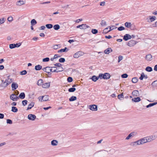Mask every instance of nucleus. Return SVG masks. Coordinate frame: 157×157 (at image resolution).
Segmentation results:
<instances>
[{"instance_id": "obj_10", "label": "nucleus", "mask_w": 157, "mask_h": 157, "mask_svg": "<svg viewBox=\"0 0 157 157\" xmlns=\"http://www.w3.org/2000/svg\"><path fill=\"white\" fill-rule=\"evenodd\" d=\"M12 90H16L18 87V85L14 82H13L11 85Z\"/></svg>"}, {"instance_id": "obj_36", "label": "nucleus", "mask_w": 157, "mask_h": 157, "mask_svg": "<svg viewBox=\"0 0 157 157\" xmlns=\"http://www.w3.org/2000/svg\"><path fill=\"white\" fill-rule=\"evenodd\" d=\"M77 99V97L75 96H72L69 98V101H73L76 100Z\"/></svg>"}, {"instance_id": "obj_54", "label": "nucleus", "mask_w": 157, "mask_h": 157, "mask_svg": "<svg viewBox=\"0 0 157 157\" xmlns=\"http://www.w3.org/2000/svg\"><path fill=\"white\" fill-rule=\"evenodd\" d=\"M146 137L147 139V142H150L152 141V140L150 136H147Z\"/></svg>"}, {"instance_id": "obj_16", "label": "nucleus", "mask_w": 157, "mask_h": 157, "mask_svg": "<svg viewBox=\"0 0 157 157\" xmlns=\"http://www.w3.org/2000/svg\"><path fill=\"white\" fill-rule=\"evenodd\" d=\"M71 44V45H69V47H70L71 48H73L78 44V42L76 40H75L74 42L72 43Z\"/></svg>"}, {"instance_id": "obj_20", "label": "nucleus", "mask_w": 157, "mask_h": 157, "mask_svg": "<svg viewBox=\"0 0 157 157\" xmlns=\"http://www.w3.org/2000/svg\"><path fill=\"white\" fill-rule=\"evenodd\" d=\"M34 102H31V103L28 105V107L26 109V110H28L31 109L34 106Z\"/></svg>"}, {"instance_id": "obj_35", "label": "nucleus", "mask_w": 157, "mask_h": 157, "mask_svg": "<svg viewBox=\"0 0 157 157\" xmlns=\"http://www.w3.org/2000/svg\"><path fill=\"white\" fill-rule=\"evenodd\" d=\"M151 85L153 87L157 86V80L152 82Z\"/></svg>"}, {"instance_id": "obj_11", "label": "nucleus", "mask_w": 157, "mask_h": 157, "mask_svg": "<svg viewBox=\"0 0 157 157\" xmlns=\"http://www.w3.org/2000/svg\"><path fill=\"white\" fill-rule=\"evenodd\" d=\"M130 145H131L132 146L134 147L136 146L137 145H140V143L139 142V141L138 140L132 142L130 143Z\"/></svg>"}, {"instance_id": "obj_22", "label": "nucleus", "mask_w": 157, "mask_h": 157, "mask_svg": "<svg viewBox=\"0 0 157 157\" xmlns=\"http://www.w3.org/2000/svg\"><path fill=\"white\" fill-rule=\"evenodd\" d=\"M134 132H132L131 133L125 138V140H129L131 137H133L135 136Z\"/></svg>"}, {"instance_id": "obj_45", "label": "nucleus", "mask_w": 157, "mask_h": 157, "mask_svg": "<svg viewBox=\"0 0 157 157\" xmlns=\"http://www.w3.org/2000/svg\"><path fill=\"white\" fill-rule=\"evenodd\" d=\"M15 44H10L9 45V48L10 49H13L15 48Z\"/></svg>"}, {"instance_id": "obj_39", "label": "nucleus", "mask_w": 157, "mask_h": 157, "mask_svg": "<svg viewBox=\"0 0 157 157\" xmlns=\"http://www.w3.org/2000/svg\"><path fill=\"white\" fill-rule=\"evenodd\" d=\"M132 81L133 83H136L138 81V79L136 77L133 78L132 79Z\"/></svg>"}, {"instance_id": "obj_59", "label": "nucleus", "mask_w": 157, "mask_h": 157, "mask_svg": "<svg viewBox=\"0 0 157 157\" xmlns=\"http://www.w3.org/2000/svg\"><path fill=\"white\" fill-rule=\"evenodd\" d=\"M5 21L4 18H2L0 19V25L3 23Z\"/></svg>"}, {"instance_id": "obj_15", "label": "nucleus", "mask_w": 157, "mask_h": 157, "mask_svg": "<svg viewBox=\"0 0 157 157\" xmlns=\"http://www.w3.org/2000/svg\"><path fill=\"white\" fill-rule=\"evenodd\" d=\"M113 51L112 49L111 48H109L104 50V52L105 54H108L110 52Z\"/></svg>"}, {"instance_id": "obj_46", "label": "nucleus", "mask_w": 157, "mask_h": 157, "mask_svg": "<svg viewBox=\"0 0 157 157\" xmlns=\"http://www.w3.org/2000/svg\"><path fill=\"white\" fill-rule=\"evenodd\" d=\"M125 25L126 27L128 28L131 26V23L130 22H126L125 23Z\"/></svg>"}, {"instance_id": "obj_43", "label": "nucleus", "mask_w": 157, "mask_h": 157, "mask_svg": "<svg viewBox=\"0 0 157 157\" xmlns=\"http://www.w3.org/2000/svg\"><path fill=\"white\" fill-rule=\"evenodd\" d=\"M109 27V26L108 27L104 29L103 32V33L106 34L108 32H109V31H108L109 30H108Z\"/></svg>"}, {"instance_id": "obj_51", "label": "nucleus", "mask_w": 157, "mask_h": 157, "mask_svg": "<svg viewBox=\"0 0 157 157\" xmlns=\"http://www.w3.org/2000/svg\"><path fill=\"white\" fill-rule=\"evenodd\" d=\"M22 105L24 106H25L27 104L28 101L26 100H24L22 101Z\"/></svg>"}, {"instance_id": "obj_42", "label": "nucleus", "mask_w": 157, "mask_h": 157, "mask_svg": "<svg viewBox=\"0 0 157 157\" xmlns=\"http://www.w3.org/2000/svg\"><path fill=\"white\" fill-rule=\"evenodd\" d=\"M150 136L152 141L155 139L157 138V136L155 135H152Z\"/></svg>"}, {"instance_id": "obj_61", "label": "nucleus", "mask_w": 157, "mask_h": 157, "mask_svg": "<svg viewBox=\"0 0 157 157\" xmlns=\"http://www.w3.org/2000/svg\"><path fill=\"white\" fill-rule=\"evenodd\" d=\"M118 98L119 99H120L121 98H123L124 95L123 94V93H122L121 94H120L118 95Z\"/></svg>"}, {"instance_id": "obj_32", "label": "nucleus", "mask_w": 157, "mask_h": 157, "mask_svg": "<svg viewBox=\"0 0 157 157\" xmlns=\"http://www.w3.org/2000/svg\"><path fill=\"white\" fill-rule=\"evenodd\" d=\"M145 70L148 72H151L152 71V68L151 67L148 66L146 68Z\"/></svg>"}, {"instance_id": "obj_44", "label": "nucleus", "mask_w": 157, "mask_h": 157, "mask_svg": "<svg viewBox=\"0 0 157 157\" xmlns=\"http://www.w3.org/2000/svg\"><path fill=\"white\" fill-rule=\"evenodd\" d=\"M149 17H150L149 19L150 20L151 22H152L153 21H154V20H155V18H156L155 17V16H153L152 17L150 16Z\"/></svg>"}, {"instance_id": "obj_8", "label": "nucleus", "mask_w": 157, "mask_h": 157, "mask_svg": "<svg viewBox=\"0 0 157 157\" xmlns=\"http://www.w3.org/2000/svg\"><path fill=\"white\" fill-rule=\"evenodd\" d=\"M136 41L134 40H131L129 41L127 45L130 47H132L134 46L136 44Z\"/></svg>"}, {"instance_id": "obj_63", "label": "nucleus", "mask_w": 157, "mask_h": 157, "mask_svg": "<svg viewBox=\"0 0 157 157\" xmlns=\"http://www.w3.org/2000/svg\"><path fill=\"white\" fill-rule=\"evenodd\" d=\"M54 65L56 67H61L62 66V64L61 63H57L55 64H54Z\"/></svg>"}, {"instance_id": "obj_50", "label": "nucleus", "mask_w": 157, "mask_h": 157, "mask_svg": "<svg viewBox=\"0 0 157 157\" xmlns=\"http://www.w3.org/2000/svg\"><path fill=\"white\" fill-rule=\"evenodd\" d=\"M27 73V72L26 70H24L20 72V74L21 75H25Z\"/></svg>"}, {"instance_id": "obj_2", "label": "nucleus", "mask_w": 157, "mask_h": 157, "mask_svg": "<svg viewBox=\"0 0 157 157\" xmlns=\"http://www.w3.org/2000/svg\"><path fill=\"white\" fill-rule=\"evenodd\" d=\"M10 99L13 101H16L19 99L18 96H17L14 94H11L10 96Z\"/></svg>"}, {"instance_id": "obj_26", "label": "nucleus", "mask_w": 157, "mask_h": 157, "mask_svg": "<svg viewBox=\"0 0 157 157\" xmlns=\"http://www.w3.org/2000/svg\"><path fill=\"white\" fill-rule=\"evenodd\" d=\"M42 68V66L40 65H36L35 67V69L36 71H39Z\"/></svg>"}, {"instance_id": "obj_4", "label": "nucleus", "mask_w": 157, "mask_h": 157, "mask_svg": "<svg viewBox=\"0 0 157 157\" xmlns=\"http://www.w3.org/2000/svg\"><path fill=\"white\" fill-rule=\"evenodd\" d=\"M89 27V26L86 25V24H82L77 26L76 28H80L81 29H86V28H88Z\"/></svg>"}, {"instance_id": "obj_55", "label": "nucleus", "mask_w": 157, "mask_h": 157, "mask_svg": "<svg viewBox=\"0 0 157 157\" xmlns=\"http://www.w3.org/2000/svg\"><path fill=\"white\" fill-rule=\"evenodd\" d=\"M76 90L75 88L74 87H72L69 88V92H74Z\"/></svg>"}, {"instance_id": "obj_9", "label": "nucleus", "mask_w": 157, "mask_h": 157, "mask_svg": "<svg viewBox=\"0 0 157 157\" xmlns=\"http://www.w3.org/2000/svg\"><path fill=\"white\" fill-rule=\"evenodd\" d=\"M131 38V36L128 34H125L123 37V39L125 41H127Z\"/></svg>"}, {"instance_id": "obj_34", "label": "nucleus", "mask_w": 157, "mask_h": 157, "mask_svg": "<svg viewBox=\"0 0 157 157\" xmlns=\"http://www.w3.org/2000/svg\"><path fill=\"white\" fill-rule=\"evenodd\" d=\"M31 25H35L36 24L37 22L35 19H33L31 20Z\"/></svg>"}, {"instance_id": "obj_49", "label": "nucleus", "mask_w": 157, "mask_h": 157, "mask_svg": "<svg viewBox=\"0 0 157 157\" xmlns=\"http://www.w3.org/2000/svg\"><path fill=\"white\" fill-rule=\"evenodd\" d=\"M65 61V59L63 58H60L59 60V62L61 63H64Z\"/></svg>"}, {"instance_id": "obj_58", "label": "nucleus", "mask_w": 157, "mask_h": 157, "mask_svg": "<svg viewBox=\"0 0 157 157\" xmlns=\"http://www.w3.org/2000/svg\"><path fill=\"white\" fill-rule=\"evenodd\" d=\"M125 29L122 26H120L118 27L117 29L118 30L121 31L124 30Z\"/></svg>"}, {"instance_id": "obj_17", "label": "nucleus", "mask_w": 157, "mask_h": 157, "mask_svg": "<svg viewBox=\"0 0 157 157\" xmlns=\"http://www.w3.org/2000/svg\"><path fill=\"white\" fill-rule=\"evenodd\" d=\"M63 68L62 67H59V68L58 69L57 68L56 69H54L53 72H56L57 73H58L59 72L62 71H63Z\"/></svg>"}, {"instance_id": "obj_60", "label": "nucleus", "mask_w": 157, "mask_h": 157, "mask_svg": "<svg viewBox=\"0 0 157 157\" xmlns=\"http://www.w3.org/2000/svg\"><path fill=\"white\" fill-rule=\"evenodd\" d=\"M98 78H103L104 79V74H100L98 76Z\"/></svg>"}, {"instance_id": "obj_41", "label": "nucleus", "mask_w": 157, "mask_h": 157, "mask_svg": "<svg viewBox=\"0 0 157 157\" xmlns=\"http://www.w3.org/2000/svg\"><path fill=\"white\" fill-rule=\"evenodd\" d=\"M92 33L94 34H96L98 33V30L95 29H92L91 30Z\"/></svg>"}, {"instance_id": "obj_1", "label": "nucleus", "mask_w": 157, "mask_h": 157, "mask_svg": "<svg viewBox=\"0 0 157 157\" xmlns=\"http://www.w3.org/2000/svg\"><path fill=\"white\" fill-rule=\"evenodd\" d=\"M84 54V53L82 52L78 51L74 55L73 57L75 58H78L83 55Z\"/></svg>"}, {"instance_id": "obj_47", "label": "nucleus", "mask_w": 157, "mask_h": 157, "mask_svg": "<svg viewBox=\"0 0 157 157\" xmlns=\"http://www.w3.org/2000/svg\"><path fill=\"white\" fill-rule=\"evenodd\" d=\"M59 47H60V45L59 44H57V45H54L52 47V48H53L55 50L57 49L58 48H59Z\"/></svg>"}, {"instance_id": "obj_62", "label": "nucleus", "mask_w": 157, "mask_h": 157, "mask_svg": "<svg viewBox=\"0 0 157 157\" xmlns=\"http://www.w3.org/2000/svg\"><path fill=\"white\" fill-rule=\"evenodd\" d=\"M8 21L9 22H11L13 20V18L12 16L9 17L8 19Z\"/></svg>"}, {"instance_id": "obj_56", "label": "nucleus", "mask_w": 157, "mask_h": 157, "mask_svg": "<svg viewBox=\"0 0 157 157\" xmlns=\"http://www.w3.org/2000/svg\"><path fill=\"white\" fill-rule=\"evenodd\" d=\"M6 122L7 124H11L13 123L12 121L10 119H7L6 120Z\"/></svg>"}, {"instance_id": "obj_28", "label": "nucleus", "mask_w": 157, "mask_h": 157, "mask_svg": "<svg viewBox=\"0 0 157 157\" xmlns=\"http://www.w3.org/2000/svg\"><path fill=\"white\" fill-rule=\"evenodd\" d=\"M91 79L94 82H96L97 80L98 79V77H97L95 75H93L91 77Z\"/></svg>"}, {"instance_id": "obj_53", "label": "nucleus", "mask_w": 157, "mask_h": 157, "mask_svg": "<svg viewBox=\"0 0 157 157\" xmlns=\"http://www.w3.org/2000/svg\"><path fill=\"white\" fill-rule=\"evenodd\" d=\"M128 76V75L127 74H124L121 75V77L122 78H126Z\"/></svg>"}, {"instance_id": "obj_30", "label": "nucleus", "mask_w": 157, "mask_h": 157, "mask_svg": "<svg viewBox=\"0 0 157 157\" xmlns=\"http://www.w3.org/2000/svg\"><path fill=\"white\" fill-rule=\"evenodd\" d=\"M11 111L13 112L16 113L17 112L18 109L16 107L12 106V107Z\"/></svg>"}, {"instance_id": "obj_57", "label": "nucleus", "mask_w": 157, "mask_h": 157, "mask_svg": "<svg viewBox=\"0 0 157 157\" xmlns=\"http://www.w3.org/2000/svg\"><path fill=\"white\" fill-rule=\"evenodd\" d=\"M49 67V68L48 69H47V71L51 72H53V71H52V67Z\"/></svg>"}, {"instance_id": "obj_40", "label": "nucleus", "mask_w": 157, "mask_h": 157, "mask_svg": "<svg viewBox=\"0 0 157 157\" xmlns=\"http://www.w3.org/2000/svg\"><path fill=\"white\" fill-rule=\"evenodd\" d=\"M65 13L64 11H62V10H59V15L58 16L60 17L62 15H64Z\"/></svg>"}, {"instance_id": "obj_18", "label": "nucleus", "mask_w": 157, "mask_h": 157, "mask_svg": "<svg viewBox=\"0 0 157 157\" xmlns=\"http://www.w3.org/2000/svg\"><path fill=\"white\" fill-rule=\"evenodd\" d=\"M68 50V49L67 48V47H65L64 48L61 49L58 51V53L62 52H66Z\"/></svg>"}, {"instance_id": "obj_21", "label": "nucleus", "mask_w": 157, "mask_h": 157, "mask_svg": "<svg viewBox=\"0 0 157 157\" xmlns=\"http://www.w3.org/2000/svg\"><path fill=\"white\" fill-rule=\"evenodd\" d=\"M42 99H43V101H47L48 100L49 96L48 95H44L42 96Z\"/></svg>"}, {"instance_id": "obj_52", "label": "nucleus", "mask_w": 157, "mask_h": 157, "mask_svg": "<svg viewBox=\"0 0 157 157\" xmlns=\"http://www.w3.org/2000/svg\"><path fill=\"white\" fill-rule=\"evenodd\" d=\"M144 73H142L141 74L139 78L140 80H143L144 78Z\"/></svg>"}, {"instance_id": "obj_3", "label": "nucleus", "mask_w": 157, "mask_h": 157, "mask_svg": "<svg viewBox=\"0 0 157 157\" xmlns=\"http://www.w3.org/2000/svg\"><path fill=\"white\" fill-rule=\"evenodd\" d=\"M2 83L0 84L1 86L5 88L8 85V84L7 82L8 80L7 79H6L4 82L3 80H2Z\"/></svg>"}, {"instance_id": "obj_19", "label": "nucleus", "mask_w": 157, "mask_h": 157, "mask_svg": "<svg viewBox=\"0 0 157 157\" xmlns=\"http://www.w3.org/2000/svg\"><path fill=\"white\" fill-rule=\"evenodd\" d=\"M141 99L140 97L134 98L132 99V101L133 102H138Z\"/></svg>"}, {"instance_id": "obj_38", "label": "nucleus", "mask_w": 157, "mask_h": 157, "mask_svg": "<svg viewBox=\"0 0 157 157\" xmlns=\"http://www.w3.org/2000/svg\"><path fill=\"white\" fill-rule=\"evenodd\" d=\"M45 26L46 28L48 29H51L53 27V25L51 24H47Z\"/></svg>"}, {"instance_id": "obj_12", "label": "nucleus", "mask_w": 157, "mask_h": 157, "mask_svg": "<svg viewBox=\"0 0 157 157\" xmlns=\"http://www.w3.org/2000/svg\"><path fill=\"white\" fill-rule=\"evenodd\" d=\"M50 86V82H46L42 84V87L44 88H48Z\"/></svg>"}, {"instance_id": "obj_23", "label": "nucleus", "mask_w": 157, "mask_h": 157, "mask_svg": "<svg viewBox=\"0 0 157 157\" xmlns=\"http://www.w3.org/2000/svg\"><path fill=\"white\" fill-rule=\"evenodd\" d=\"M104 75V79H109L110 77V75L108 73H105Z\"/></svg>"}, {"instance_id": "obj_29", "label": "nucleus", "mask_w": 157, "mask_h": 157, "mask_svg": "<svg viewBox=\"0 0 157 157\" xmlns=\"http://www.w3.org/2000/svg\"><path fill=\"white\" fill-rule=\"evenodd\" d=\"M43 81L42 79H40L37 82V84L38 86H41L42 85L43 83Z\"/></svg>"}, {"instance_id": "obj_37", "label": "nucleus", "mask_w": 157, "mask_h": 157, "mask_svg": "<svg viewBox=\"0 0 157 157\" xmlns=\"http://www.w3.org/2000/svg\"><path fill=\"white\" fill-rule=\"evenodd\" d=\"M100 24L102 26H104L107 25L106 22L104 20H102Z\"/></svg>"}, {"instance_id": "obj_27", "label": "nucleus", "mask_w": 157, "mask_h": 157, "mask_svg": "<svg viewBox=\"0 0 157 157\" xmlns=\"http://www.w3.org/2000/svg\"><path fill=\"white\" fill-rule=\"evenodd\" d=\"M132 94L134 96H138L139 94V92L137 90H134L132 91Z\"/></svg>"}, {"instance_id": "obj_25", "label": "nucleus", "mask_w": 157, "mask_h": 157, "mask_svg": "<svg viewBox=\"0 0 157 157\" xmlns=\"http://www.w3.org/2000/svg\"><path fill=\"white\" fill-rule=\"evenodd\" d=\"M19 98L21 99H24L25 97V94L24 92L21 93L19 94Z\"/></svg>"}, {"instance_id": "obj_33", "label": "nucleus", "mask_w": 157, "mask_h": 157, "mask_svg": "<svg viewBox=\"0 0 157 157\" xmlns=\"http://www.w3.org/2000/svg\"><path fill=\"white\" fill-rule=\"evenodd\" d=\"M60 26L58 24L55 25L53 26V28L55 30H58L60 29Z\"/></svg>"}, {"instance_id": "obj_6", "label": "nucleus", "mask_w": 157, "mask_h": 157, "mask_svg": "<svg viewBox=\"0 0 157 157\" xmlns=\"http://www.w3.org/2000/svg\"><path fill=\"white\" fill-rule=\"evenodd\" d=\"M140 144H142L147 142L146 137H144L138 140Z\"/></svg>"}, {"instance_id": "obj_7", "label": "nucleus", "mask_w": 157, "mask_h": 157, "mask_svg": "<svg viewBox=\"0 0 157 157\" xmlns=\"http://www.w3.org/2000/svg\"><path fill=\"white\" fill-rule=\"evenodd\" d=\"M28 118L29 120L34 121L36 118V116L33 114H29L28 116Z\"/></svg>"}, {"instance_id": "obj_31", "label": "nucleus", "mask_w": 157, "mask_h": 157, "mask_svg": "<svg viewBox=\"0 0 157 157\" xmlns=\"http://www.w3.org/2000/svg\"><path fill=\"white\" fill-rule=\"evenodd\" d=\"M157 104V102H155L152 103H150L146 106L147 108L151 107Z\"/></svg>"}, {"instance_id": "obj_24", "label": "nucleus", "mask_w": 157, "mask_h": 157, "mask_svg": "<svg viewBox=\"0 0 157 157\" xmlns=\"http://www.w3.org/2000/svg\"><path fill=\"white\" fill-rule=\"evenodd\" d=\"M51 145L52 146H56L58 144V141L56 140H53L51 141Z\"/></svg>"}, {"instance_id": "obj_14", "label": "nucleus", "mask_w": 157, "mask_h": 157, "mask_svg": "<svg viewBox=\"0 0 157 157\" xmlns=\"http://www.w3.org/2000/svg\"><path fill=\"white\" fill-rule=\"evenodd\" d=\"M25 3V0H20L17 2L16 4L17 5L20 6Z\"/></svg>"}, {"instance_id": "obj_64", "label": "nucleus", "mask_w": 157, "mask_h": 157, "mask_svg": "<svg viewBox=\"0 0 157 157\" xmlns=\"http://www.w3.org/2000/svg\"><path fill=\"white\" fill-rule=\"evenodd\" d=\"M123 59V57L122 56H118V62L119 63Z\"/></svg>"}, {"instance_id": "obj_13", "label": "nucleus", "mask_w": 157, "mask_h": 157, "mask_svg": "<svg viewBox=\"0 0 157 157\" xmlns=\"http://www.w3.org/2000/svg\"><path fill=\"white\" fill-rule=\"evenodd\" d=\"M145 59L147 61H150L152 59V56L151 54H148L146 56Z\"/></svg>"}, {"instance_id": "obj_5", "label": "nucleus", "mask_w": 157, "mask_h": 157, "mask_svg": "<svg viewBox=\"0 0 157 157\" xmlns=\"http://www.w3.org/2000/svg\"><path fill=\"white\" fill-rule=\"evenodd\" d=\"M97 106L95 105H92L89 106V109L93 111H96L97 110Z\"/></svg>"}, {"instance_id": "obj_48", "label": "nucleus", "mask_w": 157, "mask_h": 157, "mask_svg": "<svg viewBox=\"0 0 157 157\" xmlns=\"http://www.w3.org/2000/svg\"><path fill=\"white\" fill-rule=\"evenodd\" d=\"M50 59L48 57H46L43 59L42 61L43 62H47L49 61Z\"/></svg>"}]
</instances>
